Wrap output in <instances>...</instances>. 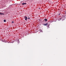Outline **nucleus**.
Here are the masks:
<instances>
[{"instance_id":"obj_1","label":"nucleus","mask_w":66,"mask_h":66,"mask_svg":"<svg viewBox=\"0 0 66 66\" xmlns=\"http://www.w3.org/2000/svg\"><path fill=\"white\" fill-rule=\"evenodd\" d=\"M24 18H25V20H27V19H28V18H27V16H24Z\"/></svg>"},{"instance_id":"obj_2","label":"nucleus","mask_w":66,"mask_h":66,"mask_svg":"<svg viewBox=\"0 0 66 66\" xmlns=\"http://www.w3.org/2000/svg\"><path fill=\"white\" fill-rule=\"evenodd\" d=\"M44 20L45 21H47V19H44Z\"/></svg>"},{"instance_id":"obj_3","label":"nucleus","mask_w":66,"mask_h":66,"mask_svg":"<svg viewBox=\"0 0 66 66\" xmlns=\"http://www.w3.org/2000/svg\"><path fill=\"white\" fill-rule=\"evenodd\" d=\"M26 4V3H23L22 4V5H24L25 4Z\"/></svg>"},{"instance_id":"obj_4","label":"nucleus","mask_w":66,"mask_h":66,"mask_svg":"<svg viewBox=\"0 0 66 66\" xmlns=\"http://www.w3.org/2000/svg\"><path fill=\"white\" fill-rule=\"evenodd\" d=\"M0 14H1V15H4V14L3 13H0Z\"/></svg>"},{"instance_id":"obj_5","label":"nucleus","mask_w":66,"mask_h":66,"mask_svg":"<svg viewBox=\"0 0 66 66\" xmlns=\"http://www.w3.org/2000/svg\"><path fill=\"white\" fill-rule=\"evenodd\" d=\"M14 22L13 21H12V23L13 24H14Z\"/></svg>"},{"instance_id":"obj_6","label":"nucleus","mask_w":66,"mask_h":66,"mask_svg":"<svg viewBox=\"0 0 66 66\" xmlns=\"http://www.w3.org/2000/svg\"><path fill=\"white\" fill-rule=\"evenodd\" d=\"M48 23H46V24H44V25H48Z\"/></svg>"},{"instance_id":"obj_7","label":"nucleus","mask_w":66,"mask_h":66,"mask_svg":"<svg viewBox=\"0 0 66 66\" xmlns=\"http://www.w3.org/2000/svg\"><path fill=\"white\" fill-rule=\"evenodd\" d=\"M4 22H6V20H4Z\"/></svg>"},{"instance_id":"obj_8","label":"nucleus","mask_w":66,"mask_h":66,"mask_svg":"<svg viewBox=\"0 0 66 66\" xmlns=\"http://www.w3.org/2000/svg\"><path fill=\"white\" fill-rule=\"evenodd\" d=\"M61 20V18H60V19H58V20Z\"/></svg>"},{"instance_id":"obj_9","label":"nucleus","mask_w":66,"mask_h":66,"mask_svg":"<svg viewBox=\"0 0 66 66\" xmlns=\"http://www.w3.org/2000/svg\"><path fill=\"white\" fill-rule=\"evenodd\" d=\"M28 19H30V18H28Z\"/></svg>"},{"instance_id":"obj_10","label":"nucleus","mask_w":66,"mask_h":66,"mask_svg":"<svg viewBox=\"0 0 66 66\" xmlns=\"http://www.w3.org/2000/svg\"><path fill=\"white\" fill-rule=\"evenodd\" d=\"M65 14H66V11H65Z\"/></svg>"},{"instance_id":"obj_11","label":"nucleus","mask_w":66,"mask_h":66,"mask_svg":"<svg viewBox=\"0 0 66 66\" xmlns=\"http://www.w3.org/2000/svg\"><path fill=\"white\" fill-rule=\"evenodd\" d=\"M49 25H48V27H49Z\"/></svg>"},{"instance_id":"obj_12","label":"nucleus","mask_w":66,"mask_h":66,"mask_svg":"<svg viewBox=\"0 0 66 66\" xmlns=\"http://www.w3.org/2000/svg\"><path fill=\"white\" fill-rule=\"evenodd\" d=\"M39 9H40V8H39Z\"/></svg>"},{"instance_id":"obj_13","label":"nucleus","mask_w":66,"mask_h":66,"mask_svg":"<svg viewBox=\"0 0 66 66\" xmlns=\"http://www.w3.org/2000/svg\"><path fill=\"white\" fill-rule=\"evenodd\" d=\"M59 15H60V14H59Z\"/></svg>"},{"instance_id":"obj_14","label":"nucleus","mask_w":66,"mask_h":66,"mask_svg":"<svg viewBox=\"0 0 66 66\" xmlns=\"http://www.w3.org/2000/svg\"><path fill=\"white\" fill-rule=\"evenodd\" d=\"M45 26H47V25H45Z\"/></svg>"}]
</instances>
